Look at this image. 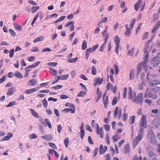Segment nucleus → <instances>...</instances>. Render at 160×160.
<instances>
[{
  "instance_id": "f257e3e1",
  "label": "nucleus",
  "mask_w": 160,
  "mask_h": 160,
  "mask_svg": "<svg viewBox=\"0 0 160 160\" xmlns=\"http://www.w3.org/2000/svg\"><path fill=\"white\" fill-rule=\"evenodd\" d=\"M144 131L143 128H140L138 133V136L133 141V145L135 147L143 137Z\"/></svg>"
},
{
  "instance_id": "f03ea898",
  "label": "nucleus",
  "mask_w": 160,
  "mask_h": 160,
  "mask_svg": "<svg viewBox=\"0 0 160 160\" xmlns=\"http://www.w3.org/2000/svg\"><path fill=\"white\" fill-rule=\"evenodd\" d=\"M143 100V95L142 93H139L137 96H136L135 98L132 100L133 102H136L137 104H140L142 105Z\"/></svg>"
},
{
  "instance_id": "7ed1b4c3",
  "label": "nucleus",
  "mask_w": 160,
  "mask_h": 160,
  "mask_svg": "<svg viewBox=\"0 0 160 160\" xmlns=\"http://www.w3.org/2000/svg\"><path fill=\"white\" fill-rule=\"evenodd\" d=\"M140 124L141 127L140 128H145L147 126V122L146 117L144 114L142 115V118L140 121Z\"/></svg>"
},
{
  "instance_id": "20e7f679",
  "label": "nucleus",
  "mask_w": 160,
  "mask_h": 160,
  "mask_svg": "<svg viewBox=\"0 0 160 160\" xmlns=\"http://www.w3.org/2000/svg\"><path fill=\"white\" fill-rule=\"evenodd\" d=\"M114 41L116 45L115 51L117 54H118V50L120 47L119 44L120 42V38L118 36L116 35L115 37Z\"/></svg>"
},
{
  "instance_id": "39448f33",
  "label": "nucleus",
  "mask_w": 160,
  "mask_h": 160,
  "mask_svg": "<svg viewBox=\"0 0 160 160\" xmlns=\"http://www.w3.org/2000/svg\"><path fill=\"white\" fill-rule=\"evenodd\" d=\"M118 115V118L120 119L121 117L122 116V110L121 108H118V107H116L114 113V115L116 118L117 117Z\"/></svg>"
},
{
  "instance_id": "423d86ee",
  "label": "nucleus",
  "mask_w": 160,
  "mask_h": 160,
  "mask_svg": "<svg viewBox=\"0 0 160 160\" xmlns=\"http://www.w3.org/2000/svg\"><path fill=\"white\" fill-rule=\"evenodd\" d=\"M69 76L68 74L63 75L60 76H58V78L55 77L54 79H56V81H53L52 83V84H54L57 82L60 79L66 80L68 79Z\"/></svg>"
},
{
  "instance_id": "0eeeda50",
  "label": "nucleus",
  "mask_w": 160,
  "mask_h": 160,
  "mask_svg": "<svg viewBox=\"0 0 160 160\" xmlns=\"http://www.w3.org/2000/svg\"><path fill=\"white\" fill-rule=\"evenodd\" d=\"M129 91L128 92V99L129 100H132L135 98L136 96V93L134 91L133 92L132 88L129 87L128 88Z\"/></svg>"
},
{
  "instance_id": "6e6552de",
  "label": "nucleus",
  "mask_w": 160,
  "mask_h": 160,
  "mask_svg": "<svg viewBox=\"0 0 160 160\" xmlns=\"http://www.w3.org/2000/svg\"><path fill=\"white\" fill-rule=\"evenodd\" d=\"M106 91L105 92L102 96V100L104 105V107L106 109L107 108L109 103L108 96L106 95Z\"/></svg>"
},
{
  "instance_id": "1a4fd4ad",
  "label": "nucleus",
  "mask_w": 160,
  "mask_h": 160,
  "mask_svg": "<svg viewBox=\"0 0 160 160\" xmlns=\"http://www.w3.org/2000/svg\"><path fill=\"white\" fill-rule=\"evenodd\" d=\"M148 57L149 54L148 53H147L145 57L144 62H143V69L145 70V72H146L147 71V68L148 67V66L147 65V63L148 60Z\"/></svg>"
},
{
  "instance_id": "9d476101",
  "label": "nucleus",
  "mask_w": 160,
  "mask_h": 160,
  "mask_svg": "<svg viewBox=\"0 0 160 160\" xmlns=\"http://www.w3.org/2000/svg\"><path fill=\"white\" fill-rule=\"evenodd\" d=\"M152 64L153 66L155 67H157L160 63L157 57H154L152 60Z\"/></svg>"
},
{
  "instance_id": "9b49d317",
  "label": "nucleus",
  "mask_w": 160,
  "mask_h": 160,
  "mask_svg": "<svg viewBox=\"0 0 160 160\" xmlns=\"http://www.w3.org/2000/svg\"><path fill=\"white\" fill-rule=\"evenodd\" d=\"M16 89L15 87H13L9 88L7 91V95L11 96L16 91Z\"/></svg>"
},
{
  "instance_id": "f8f14e48",
  "label": "nucleus",
  "mask_w": 160,
  "mask_h": 160,
  "mask_svg": "<svg viewBox=\"0 0 160 160\" xmlns=\"http://www.w3.org/2000/svg\"><path fill=\"white\" fill-rule=\"evenodd\" d=\"M142 3V0H138L137 2L134 5V9L136 11H138L139 8L141 7V5Z\"/></svg>"
},
{
  "instance_id": "ddd939ff",
  "label": "nucleus",
  "mask_w": 160,
  "mask_h": 160,
  "mask_svg": "<svg viewBox=\"0 0 160 160\" xmlns=\"http://www.w3.org/2000/svg\"><path fill=\"white\" fill-rule=\"evenodd\" d=\"M13 136V134L11 132H9L8 134V136L3 137L0 140V141L8 140L10 139Z\"/></svg>"
},
{
  "instance_id": "4468645a",
  "label": "nucleus",
  "mask_w": 160,
  "mask_h": 160,
  "mask_svg": "<svg viewBox=\"0 0 160 160\" xmlns=\"http://www.w3.org/2000/svg\"><path fill=\"white\" fill-rule=\"evenodd\" d=\"M107 149V148L106 146H104V148H103V145L102 144H101L100 146V154L102 155L104 153Z\"/></svg>"
},
{
  "instance_id": "2eb2a0df",
  "label": "nucleus",
  "mask_w": 160,
  "mask_h": 160,
  "mask_svg": "<svg viewBox=\"0 0 160 160\" xmlns=\"http://www.w3.org/2000/svg\"><path fill=\"white\" fill-rule=\"evenodd\" d=\"M42 138L45 140L48 141H51L52 139V137L50 134H47L44 135L42 136Z\"/></svg>"
},
{
  "instance_id": "dca6fc26",
  "label": "nucleus",
  "mask_w": 160,
  "mask_h": 160,
  "mask_svg": "<svg viewBox=\"0 0 160 160\" xmlns=\"http://www.w3.org/2000/svg\"><path fill=\"white\" fill-rule=\"evenodd\" d=\"M37 82V80L36 79H32L28 82L27 84L29 86H31L36 85Z\"/></svg>"
},
{
  "instance_id": "f3484780",
  "label": "nucleus",
  "mask_w": 160,
  "mask_h": 160,
  "mask_svg": "<svg viewBox=\"0 0 160 160\" xmlns=\"http://www.w3.org/2000/svg\"><path fill=\"white\" fill-rule=\"evenodd\" d=\"M160 84V82L158 80H154L149 82V85L151 87H153L154 86Z\"/></svg>"
},
{
  "instance_id": "a211bd4d",
  "label": "nucleus",
  "mask_w": 160,
  "mask_h": 160,
  "mask_svg": "<svg viewBox=\"0 0 160 160\" xmlns=\"http://www.w3.org/2000/svg\"><path fill=\"white\" fill-rule=\"evenodd\" d=\"M29 110L31 112V114L32 116L37 118H38L39 117L38 114L34 109L30 108Z\"/></svg>"
},
{
  "instance_id": "6ab92c4d",
  "label": "nucleus",
  "mask_w": 160,
  "mask_h": 160,
  "mask_svg": "<svg viewBox=\"0 0 160 160\" xmlns=\"http://www.w3.org/2000/svg\"><path fill=\"white\" fill-rule=\"evenodd\" d=\"M143 62H140L138 64L137 66V69L138 71V75H139L140 73L142 71V67H143Z\"/></svg>"
},
{
  "instance_id": "aec40b11",
  "label": "nucleus",
  "mask_w": 160,
  "mask_h": 160,
  "mask_svg": "<svg viewBox=\"0 0 160 160\" xmlns=\"http://www.w3.org/2000/svg\"><path fill=\"white\" fill-rule=\"evenodd\" d=\"M152 92H148V89H147L145 93L144 98H151L152 97Z\"/></svg>"
},
{
  "instance_id": "412c9836",
  "label": "nucleus",
  "mask_w": 160,
  "mask_h": 160,
  "mask_svg": "<svg viewBox=\"0 0 160 160\" xmlns=\"http://www.w3.org/2000/svg\"><path fill=\"white\" fill-rule=\"evenodd\" d=\"M37 88H33L31 89L26 90L25 91V93L26 94H30L34 92L37 91Z\"/></svg>"
},
{
  "instance_id": "4be33fe9",
  "label": "nucleus",
  "mask_w": 160,
  "mask_h": 160,
  "mask_svg": "<svg viewBox=\"0 0 160 160\" xmlns=\"http://www.w3.org/2000/svg\"><path fill=\"white\" fill-rule=\"evenodd\" d=\"M135 72V70L134 69H132L131 70L129 75V78L130 79L132 80L134 79V73Z\"/></svg>"
},
{
  "instance_id": "5701e85b",
  "label": "nucleus",
  "mask_w": 160,
  "mask_h": 160,
  "mask_svg": "<svg viewBox=\"0 0 160 160\" xmlns=\"http://www.w3.org/2000/svg\"><path fill=\"white\" fill-rule=\"evenodd\" d=\"M136 19L135 18L132 19V20L131 21L130 24V29H132L136 23Z\"/></svg>"
},
{
  "instance_id": "b1692460",
  "label": "nucleus",
  "mask_w": 160,
  "mask_h": 160,
  "mask_svg": "<svg viewBox=\"0 0 160 160\" xmlns=\"http://www.w3.org/2000/svg\"><path fill=\"white\" fill-rule=\"evenodd\" d=\"M14 75L16 77L19 78H23V76L22 74L18 72H16L14 74Z\"/></svg>"
},
{
  "instance_id": "393cba45",
  "label": "nucleus",
  "mask_w": 160,
  "mask_h": 160,
  "mask_svg": "<svg viewBox=\"0 0 160 160\" xmlns=\"http://www.w3.org/2000/svg\"><path fill=\"white\" fill-rule=\"evenodd\" d=\"M49 70L51 74L53 76H56L57 75V71L54 69L50 68Z\"/></svg>"
},
{
  "instance_id": "a878e982",
  "label": "nucleus",
  "mask_w": 160,
  "mask_h": 160,
  "mask_svg": "<svg viewBox=\"0 0 160 160\" xmlns=\"http://www.w3.org/2000/svg\"><path fill=\"white\" fill-rule=\"evenodd\" d=\"M145 86V84L144 81H142L138 86V89L141 90L143 89L144 87Z\"/></svg>"
},
{
  "instance_id": "bb28decb",
  "label": "nucleus",
  "mask_w": 160,
  "mask_h": 160,
  "mask_svg": "<svg viewBox=\"0 0 160 160\" xmlns=\"http://www.w3.org/2000/svg\"><path fill=\"white\" fill-rule=\"evenodd\" d=\"M155 137L154 133L152 129L149 130L148 131V137L150 138Z\"/></svg>"
},
{
  "instance_id": "cd10ccee",
  "label": "nucleus",
  "mask_w": 160,
  "mask_h": 160,
  "mask_svg": "<svg viewBox=\"0 0 160 160\" xmlns=\"http://www.w3.org/2000/svg\"><path fill=\"white\" fill-rule=\"evenodd\" d=\"M44 37L43 36H40L37 38L33 41V42L35 43L37 42H38L44 39Z\"/></svg>"
},
{
  "instance_id": "c85d7f7f",
  "label": "nucleus",
  "mask_w": 160,
  "mask_h": 160,
  "mask_svg": "<svg viewBox=\"0 0 160 160\" xmlns=\"http://www.w3.org/2000/svg\"><path fill=\"white\" fill-rule=\"evenodd\" d=\"M126 31L125 32V34L127 37H129L130 34V29L128 27V25H127L126 26Z\"/></svg>"
},
{
  "instance_id": "c756f323",
  "label": "nucleus",
  "mask_w": 160,
  "mask_h": 160,
  "mask_svg": "<svg viewBox=\"0 0 160 160\" xmlns=\"http://www.w3.org/2000/svg\"><path fill=\"white\" fill-rule=\"evenodd\" d=\"M62 111L65 112H68L71 111L72 113H74L75 112V110H72V109L70 108H66L62 110Z\"/></svg>"
},
{
  "instance_id": "7c9ffc66",
  "label": "nucleus",
  "mask_w": 160,
  "mask_h": 160,
  "mask_svg": "<svg viewBox=\"0 0 160 160\" xmlns=\"http://www.w3.org/2000/svg\"><path fill=\"white\" fill-rule=\"evenodd\" d=\"M65 18V16H63L61 17L60 18H59L58 19H57L55 22V23H57L58 22H61Z\"/></svg>"
},
{
  "instance_id": "2f4dec72",
  "label": "nucleus",
  "mask_w": 160,
  "mask_h": 160,
  "mask_svg": "<svg viewBox=\"0 0 160 160\" xmlns=\"http://www.w3.org/2000/svg\"><path fill=\"white\" fill-rule=\"evenodd\" d=\"M45 121L48 127L49 128H51L52 125L48 119L47 118H45Z\"/></svg>"
},
{
  "instance_id": "473e14b6",
  "label": "nucleus",
  "mask_w": 160,
  "mask_h": 160,
  "mask_svg": "<svg viewBox=\"0 0 160 160\" xmlns=\"http://www.w3.org/2000/svg\"><path fill=\"white\" fill-rule=\"evenodd\" d=\"M39 7L38 6H33L31 9V12L32 13H34L38 10L39 9Z\"/></svg>"
},
{
  "instance_id": "72a5a7b5",
  "label": "nucleus",
  "mask_w": 160,
  "mask_h": 160,
  "mask_svg": "<svg viewBox=\"0 0 160 160\" xmlns=\"http://www.w3.org/2000/svg\"><path fill=\"white\" fill-rule=\"evenodd\" d=\"M97 72L96 68L94 66H92V73L93 75H95Z\"/></svg>"
},
{
  "instance_id": "f704fd0d",
  "label": "nucleus",
  "mask_w": 160,
  "mask_h": 160,
  "mask_svg": "<svg viewBox=\"0 0 160 160\" xmlns=\"http://www.w3.org/2000/svg\"><path fill=\"white\" fill-rule=\"evenodd\" d=\"M85 134L84 130L80 129V137L82 139H83Z\"/></svg>"
},
{
  "instance_id": "c9c22d12",
  "label": "nucleus",
  "mask_w": 160,
  "mask_h": 160,
  "mask_svg": "<svg viewBox=\"0 0 160 160\" xmlns=\"http://www.w3.org/2000/svg\"><path fill=\"white\" fill-rule=\"evenodd\" d=\"M135 50V48H133L131 50L128 51V54L129 56L132 57L133 56V53Z\"/></svg>"
},
{
  "instance_id": "e433bc0d",
  "label": "nucleus",
  "mask_w": 160,
  "mask_h": 160,
  "mask_svg": "<svg viewBox=\"0 0 160 160\" xmlns=\"http://www.w3.org/2000/svg\"><path fill=\"white\" fill-rule=\"evenodd\" d=\"M64 142L65 147L67 148L68 146L69 142V139L68 138H66L65 139Z\"/></svg>"
},
{
  "instance_id": "4c0bfd02",
  "label": "nucleus",
  "mask_w": 160,
  "mask_h": 160,
  "mask_svg": "<svg viewBox=\"0 0 160 160\" xmlns=\"http://www.w3.org/2000/svg\"><path fill=\"white\" fill-rule=\"evenodd\" d=\"M124 149L125 153H127L129 152L130 149L129 146L128 145H127L124 148Z\"/></svg>"
},
{
  "instance_id": "58836bf2",
  "label": "nucleus",
  "mask_w": 160,
  "mask_h": 160,
  "mask_svg": "<svg viewBox=\"0 0 160 160\" xmlns=\"http://www.w3.org/2000/svg\"><path fill=\"white\" fill-rule=\"evenodd\" d=\"M87 44L85 40L83 41L82 45V48L83 50H85L87 48Z\"/></svg>"
},
{
  "instance_id": "ea45409f",
  "label": "nucleus",
  "mask_w": 160,
  "mask_h": 160,
  "mask_svg": "<svg viewBox=\"0 0 160 160\" xmlns=\"http://www.w3.org/2000/svg\"><path fill=\"white\" fill-rule=\"evenodd\" d=\"M42 103L44 108H47L48 106V102L45 98H44L42 100Z\"/></svg>"
},
{
  "instance_id": "a19ab883",
  "label": "nucleus",
  "mask_w": 160,
  "mask_h": 160,
  "mask_svg": "<svg viewBox=\"0 0 160 160\" xmlns=\"http://www.w3.org/2000/svg\"><path fill=\"white\" fill-rule=\"evenodd\" d=\"M86 94V93L85 92L83 91H81L78 93V97H83Z\"/></svg>"
},
{
  "instance_id": "79ce46f5",
  "label": "nucleus",
  "mask_w": 160,
  "mask_h": 160,
  "mask_svg": "<svg viewBox=\"0 0 160 160\" xmlns=\"http://www.w3.org/2000/svg\"><path fill=\"white\" fill-rule=\"evenodd\" d=\"M29 138L31 139L36 138H37V136L35 134L32 133L29 135Z\"/></svg>"
},
{
  "instance_id": "37998d69",
  "label": "nucleus",
  "mask_w": 160,
  "mask_h": 160,
  "mask_svg": "<svg viewBox=\"0 0 160 160\" xmlns=\"http://www.w3.org/2000/svg\"><path fill=\"white\" fill-rule=\"evenodd\" d=\"M78 60V58L76 57L73 58H71L68 60V61L70 63L73 62H76Z\"/></svg>"
},
{
  "instance_id": "c03bdc74",
  "label": "nucleus",
  "mask_w": 160,
  "mask_h": 160,
  "mask_svg": "<svg viewBox=\"0 0 160 160\" xmlns=\"http://www.w3.org/2000/svg\"><path fill=\"white\" fill-rule=\"evenodd\" d=\"M14 27L17 30L20 31L22 30V27L20 25H18L15 24L14 25Z\"/></svg>"
},
{
  "instance_id": "a18cd8bd",
  "label": "nucleus",
  "mask_w": 160,
  "mask_h": 160,
  "mask_svg": "<svg viewBox=\"0 0 160 160\" xmlns=\"http://www.w3.org/2000/svg\"><path fill=\"white\" fill-rule=\"evenodd\" d=\"M57 64L58 63L56 62H49L47 63L48 65L51 66L52 67L56 66Z\"/></svg>"
},
{
  "instance_id": "49530a36",
  "label": "nucleus",
  "mask_w": 160,
  "mask_h": 160,
  "mask_svg": "<svg viewBox=\"0 0 160 160\" xmlns=\"http://www.w3.org/2000/svg\"><path fill=\"white\" fill-rule=\"evenodd\" d=\"M16 104L15 101H12V102H10L9 103V104L6 106V107L8 108L9 107H12L13 105H14Z\"/></svg>"
},
{
  "instance_id": "de8ad7c7",
  "label": "nucleus",
  "mask_w": 160,
  "mask_h": 160,
  "mask_svg": "<svg viewBox=\"0 0 160 160\" xmlns=\"http://www.w3.org/2000/svg\"><path fill=\"white\" fill-rule=\"evenodd\" d=\"M135 119V116L133 115L131 116L130 118V123L131 124H132L134 122V121Z\"/></svg>"
},
{
  "instance_id": "09e8293b",
  "label": "nucleus",
  "mask_w": 160,
  "mask_h": 160,
  "mask_svg": "<svg viewBox=\"0 0 160 160\" xmlns=\"http://www.w3.org/2000/svg\"><path fill=\"white\" fill-rule=\"evenodd\" d=\"M150 142L153 144H155L156 143V141L155 138V137L150 138Z\"/></svg>"
},
{
  "instance_id": "8fccbe9b",
  "label": "nucleus",
  "mask_w": 160,
  "mask_h": 160,
  "mask_svg": "<svg viewBox=\"0 0 160 160\" xmlns=\"http://www.w3.org/2000/svg\"><path fill=\"white\" fill-rule=\"evenodd\" d=\"M98 149H99L98 148H95V149H94V152H93L94 154H93V158L95 157L97 155V153L98 152Z\"/></svg>"
},
{
  "instance_id": "3c124183",
  "label": "nucleus",
  "mask_w": 160,
  "mask_h": 160,
  "mask_svg": "<svg viewBox=\"0 0 160 160\" xmlns=\"http://www.w3.org/2000/svg\"><path fill=\"white\" fill-rule=\"evenodd\" d=\"M14 52V49L13 48L12 49L10 50L9 52V57L11 58H12L13 57Z\"/></svg>"
},
{
  "instance_id": "603ef678",
  "label": "nucleus",
  "mask_w": 160,
  "mask_h": 160,
  "mask_svg": "<svg viewBox=\"0 0 160 160\" xmlns=\"http://www.w3.org/2000/svg\"><path fill=\"white\" fill-rule=\"evenodd\" d=\"M152 90L155 92H157L160 91V87L156 86L152 89Z\"/></svg>"
},
{
  "instance_id": "864d4df0",
  "label": "nucleus",
  "mask_w": 160,
  "mask_h": 160,
  "mask_svg": "<svg viewBox=\"0 0 160 160\" xmlns=\"http://www.w3.org/2000/svg\"><path fill=\"white\" fill-rule=\"evenodd\" d=\"M97 96H99L100 97H101L102 96V93L100 90L99 88L98 87L97 88Z\"/></svg>"
},
{
  "instance_id": "5fc2aeb1",
  "label": "nucleus",
  "mask_w": 160,
  "mask_h": 160,
  "mask_svg": "<svg viewBox=\"0 0 160 160\" xmlns=\"http://www.w3.org/2000/svg\"><path fill=\"white\" fill-rule=\"evenodd\" d=\"M144 102L147 103L149 106H151L152 103V100L147 99L145 100Z\"/></svg>"
},
{
  "instance_id": "6e6d98bb",
  "label": "nucleus",
  "mask_w": 160,
  "mask_h": 160,
  "mask_svg": "<svg viewBox=\"0 0 160 160\" xmlns=\"http://www.w3.org/2000/svg\"><path fill=\"white\" fill-rule=\"evenodd\" d=\"M112 87V86L111 83L110 82H108L106 86V88L107 90L109 91Z\"/></svg>"
},
{
  "instance_id": "4d7b16f0",
  "label": "nucleus",
  "mask_w": 160,
  "mask_h": 160,
  "mask_svg": "<svg viewBox=\"0 0 160 160\" xmlns=\"http://www.w3.org/2000/svg\"><path fill=\"white\" fill-rule=\"evenodd\" d=\"M48 144L50 147H51L52 148L56 149L57 148L55 144L53 143L49 142H48Z\"/></svg>"
},
{
  "instance_id": "13d9d810",
  "label": "nucleus",
  "mask_w": 160,
  "mask_h": 160,
  "mask_svg": "<svg viewBox=\"0 0 160 160\" xmlns=\"http://www.w3.org/2000/svg\"><path fill=\"white\" fill-rule=\"evenodd\" d=\"M40 63V61H37L31 65L32 68H35L36 67L38 66L39 64Z\"/></svg>"
},
{
  "instance_id": "bf43d9fd",
  "label": "nucleus",
  "mask_w": 160,
  "mask_h": 160,
  "mask_svg": "<svg viewBox=\"0 0 160 160\" xmlns=\"http://www.w3.org/2000/svg\"><path fill=\"white\" fill-rule=\"evenodd\" d=\"M128 116V115L126 113H125L124 112V114L122 116V120L124 121H125L127 119Z\"/></svg>"
},
{
  "instance_id": "052dcab7",
  "label": "nucleus",
  "mask_w": 160,
  "mask_h": 160,
  "mask_svg": "<svg viewBox=\"0 0 160 160\" xmlns=\"http://www.w3.org/2000/svg\"><path fill=\"white\" fill-rule=\"evenodd\" d=\"M9 31L10 32L11 35L12 36L14 37L16 35V33L12 29H9Z\"/></svg>"
},
{
  "instance_id": "680f3d73",
  "label": "nucleus",
  "mask_w": 160,
  "mask_h": 160,
  "mask_svg": "<svg viewBox=\"0 0 160 160\" xmlns=\"http://www.w3.org/2000/svg\"><path fill=\"white\" fill-rule=\"evenodd\" d=\"M31 51L34 52H38L39 51V50L37 47H33L31 50Z\"/></svg>"
},
{
  "instance_id": "e2e57ef3",
  "label": "nucleus",
  "mask_w": 160,
  "mask_h": 160,
  "mask_svg": "<svg viewBox=\"0 0 160 160\" xmlns=\"http://www.w3.org/2000/svg\"><path fill=\"white\" fill-rule=\"evenodd\" d=\"M99 78H96L94 81V82L93 84L94 86H96L98 84H99Z\"/></svg>"
},
{
  "instance_id": "0e129e2a",
  "label": "nucleus",
  "mask_w": 160,
  "mask_h": 160,
  "mask_svg": "<svg viewBox=\"0 0 160 160\" xmlns=\"http://www.w3.org/2000/svg\"><path fill=\"white\" fill-rule=\"evenodd\" d=\"M62 87V85H58L55 86H53L52 88L55 90H57L61 88Z\"/></svg>"
},
{
  "instance_id": "69168bd1",
  "label": "nucleus",
  "mask_w": 160,
  "mask_h": 160,
  "mask_svg": "<svg viewBox=\"0 0 160 160\" xmlns=\"http://www.w3.org/2000/svg\"><path fill=\"white\" fill-rule=\"evenodd\" d=\"M57 129L59 133H60L62 130V127L61 124L58 125L57 126Z\"/></svg>"
},
{
  "instance_id": "338daca9",
  "label": "nucleus",
  "mask_w": 160,
  "mask_h": 160,
  "mask_svg": "<svg viewBox=\"0 0 160 160\" xmlns=\"http://www.w3.org/2000/svg\"><path fill=\"white\" fill-rule=\"evenodd\" d=\"M105 129L107 131H109L110 130V127L108 125L105 124L104 126Z\"/></svg>"
},
{
  "instance_id": "774afa93",
  "label": "nucleus",
  "mask_w": 160,
  "mask_h": 160,
  "mask_svg": "<svg viewBox=\"0 0 160 160\" xmlns=\"http://www.w3.org/2000/svg\"><path fill=\"white\" fill-rule=\"evenodd\" d=\"M133 160H142L141 157H138L137 155H136L133 158Z\"/></svg>"
}]
</instances>
